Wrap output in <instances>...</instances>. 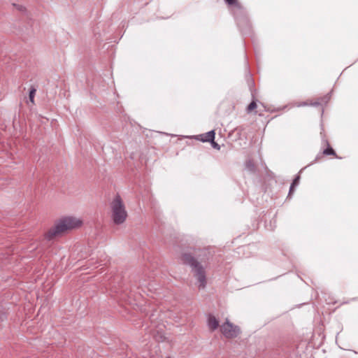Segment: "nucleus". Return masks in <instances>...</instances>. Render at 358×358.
I'll return each instance as SVG.
<instances>
[{
    "mask_svg": "<svg viewBox=\"0 0 358 358\" xmlns=\"http://www.w3.org/2000/svg\"><path fill=\"white\" fill-rule=\"evenodd\" d=\"M207 254V250L203 249L199 252L196 251L194 254L185 252L182 255L183 264L191 267L192 272L196 280V284L199 289H204L207 283L206 275V262L208 259Z\"/></svg>",
    "mask_w": 358,
    "mask_h": 358,
    "instance_id": "obj_1",
    "label": "nucleus"
},
{
    "mask_svg": "<svg viewBox=\"0 0 358 358\" xmlns=\"http://www.w3.org/2000/svg\"><path fill=\"white\" fill-rule=\"evenodd\" d=\"M83 224L82 220L74 216H65L60 218L51 228L47 234V238L52 239L54 237L62 235V234L80 227Z\"/></svg>",
    "mask_w": 358,
    "mask_h": 358,
    "instance_id": "obj_2",
    "label": "nucleus"
},
{
    "mask_svg": "<svg viewBox=\"0 0 358 358\" xmlns=\"http://www.w3.org/2000/svg\"><path fill=\"white\" fill-rule=\"evenodd\" d=\"M111 218L116 224L124 222L127 217V212L120 196L117 194L110 203Z\"/></svg>",
    "mask_w": 358,
    "mask_h": 358,
    "instance_id": "obj_3",
    "label": "nucleus"
},
{
    "mask_svg": "<svg viewBox=\"0 0 358 358\" xmlns=\"http://www.w3.org/2000/svg\"><path fill=\"white\" fill-rule=\"evenodd\" d=\"M225 2L231 7V12L233 13L238 26L240 27L241 31L244 34H247L248 31L244 30L243 26L245 24L249 27L248 20L245 16V11L243 7L238 2L237 0H224Z\"/></svg>",
    "mask_w": 358,
    "mask_h": 358,
    "instance_id": "obj_4",
    "label": "nucleus"
},
{
    "mask_svg": "<svg viewBox=\"0 0 358 358\" xmlns=\"http://www.w3.org/2000/svg\"><path fill=\"white\" fill-rule=\"evenodd\" d=\"M220 330L226 338L236 337L240 333L238 326L234 325L229 320H227L221 327Z\"/></svg>",
    "mask_w": 358,
    "mask_h": 358,
    "instance_id": "obj_5",
    "label": "nucleus"
},
{
    "mask_svg": "<svg viewBox=\"0 0 358 358\" xmlns=\"http://www.w3.org/2000/svg\"><path fill=\"white\" fill-rule=\"evenodd\" d=\"M329 99H330V95L328 94L325 95L324 97L321 98L320 101L313 102V103H310V104H308L306 101H304V102L298 103L296 105V106L301 107V106H306L308 105H310L313 106H317L319 105H321L323 103H327L329 101Z\"/></svg>",
    "mask_w": 358,
    "mask_h": 358,
    "instance_id": "obj_6",
    "label": "nucleus"
},
{
    "mask_svg": "<svg viewBox=\"0 0 358 358\" xmlns=\"http://www.w3.org/2000/svg\"><path fill=\"white\" fill-rule=\"evenodd\" d=\"M208 325L211 331H214L219 327V322L213 315H209Z\"/></svg>",
    "mask_w": 358,
    "mask_h": 358,
    "instance_id": "obj_7",
    "label": "nucleus"
},
{
    "mask_svg": "<svg viewBox=\"0 0 358 358\" xmlns=\"http://www.w3.org/2000/svg\"><path fill=\"white\" fill-rule=\"evenodd\" d=\"M215 131L211 130L203 135H201V138H199L203 142H210L213 141L215 139Z\"/></svg>",
    "mask_w": 358,
    "mask_h": 358,
    "instance_id": "obj_8",
    "label": "nucleus"
},
{
    "mask_svg": "<svg viewBox=\"0 0 358 358\" xmlns=\"http://www.w3.org/2000/svg\"><path fill=\"white\" fill-rule=\"evenodd\" d=\"M299 180H300V176H297L293 180V182H292L291 184V186H290V188H289V194H288V196H291V195L293 194L294 191V188L298 186L299 183Z\"/></svg>",
    "mask_w": 358,
    "mask_h": 358,
    "instance_id": "obj_9",
    "label": "nucleus"
},
{
    "mask_svg": "<svg viewBox=\"0 0 358 358\" xmlns=\"http://www.w3.org/2000/svg\"><path fill=\"white\" fill-rule=\"evenodd\" d=\"M245 169L250 172H255V165L251 159H248L245 162Z\"/></svg>",
    "mask_w": 358,
    "mask_h": 358,
    "instance_id": "obj_10",
    "label": "nucleus"
},
{
    "mask_svg": "<svg viewBox=\"0 0 358 358\" xmlns=\"http://www.w3.org/2000/svg\"><path fill=\"white\" fill-rule=\"evenodd\" d=\"M326 143L328 145V147L324 150L323 153L326 155H336L335 151L329 146L327 141H326Z\"/></svg>",
    "mask_w": 358,
    "mask_h": 358,
    "instance_id": "obj_11",
    "label": "nucleus"
},
{
    "mask_svg": "<svg viewBox=\"0 0 358 358\" xmlns=\"http://www.w3.org/2000/svg\"><path fill=\"white\" fill-rule=\"evenodd\" d=\"M36 89L35 88H31L29 91V101L31 102V103H34V96H35V93H36Z\"/></svg>",
    "mask_w": 358,
    "mask_h": 358,
    "instance_id": "obj_12",
    "label": "nucleus"
},
{
    "mask_svg": "<svg viewBox=\"0 0 358 358\" xmlns=\"http://www.w3.org/2000/svg\"><path fill=\"white\" fill-rule=\"evenodd\" d=\"M257 108V103H255V101H252L248 106L247 108V111L248 113H250L252 110H253L255 108Z\"/></svg>",
    "mask_w": 358,
    "mask_h": 358,
    "instance_id": "obj_13",
    "label": "nucleus"
},
{
    "mask_svg": "<svg viewBox=\"0 0 358 358\" xmlns=\"http://www.w3.org/2000/svg\"><path fill=\"white\" fill-rule=\"evenodd\" d=\"M210 142L211 143V145L213 148L217 149V150L220 149V146L216 142H215L214 140L213 141H210Z\"/></svg>",
    "mask_w": 358,
    "mask_h": 358,
    "instance_id": "obj_14",
    "label": "nucleus"
},
{
    "mask_svg": "<svg viewBox=\"0 0 358 358\" xmlns=\"http://www.w3.org/2000/svg\"><path fill=\"white\" fill-rule=\"evenodd\" d=\"M13 6H15L17 8V10H20V11H22L24 10V7L22 6H20V5H16L15 3H13Z\"/></svg>",
    "mask_w": 358,
    "mask_h": 358,
    "instance_id": "obj_15",
    "label": "nucleus"
},
{
    "mask_svg": "<svg viewBox=\"0 0 358 358\" xmlns=\"http://www.w3.org/2000/svg\"><path fill=\"white\" fill-rule=\"evenodd\" d=\"M167 358H171V357H167Z\"/></svg>",
    "mask_w": 358,
    "mask_h": 358,
    "instance_id": "obj_16",
    "label": "nucleus"
}]
</instances>
